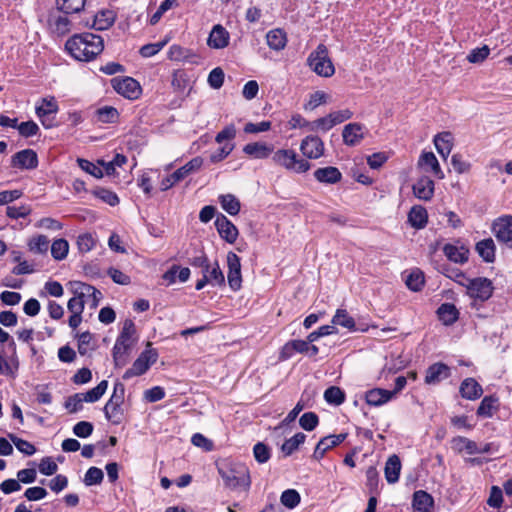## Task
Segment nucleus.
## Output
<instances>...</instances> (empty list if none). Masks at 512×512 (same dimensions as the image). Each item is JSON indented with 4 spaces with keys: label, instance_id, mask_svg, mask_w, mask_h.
<instances>
[{
    "label": "nucleus",
    "instance_id": "obj_29",
    "mask_svg": "<svg viewBox=\"0 0 512 512\" xmlns=\"http://www.w3.org/2000/svg\"><path fill=\"white\" fill-rule=\"evenodd\" d=\"M266 42L270 49L281 51L286 47L287 36L282 29H273L266 34Z\"/></svg>",
    "mask_w": 512,
    "mask_h": 512
},
{
    "label": "nucleus",
    "instance_id": "obj_56",
    "mask_svg": "<svg viewBox=\"0 0 512 512\" xmlns=\"http://www.w3.org/2000/svg\"><path fill=\"white\" fill-rule=\"evenodd\" d=\"M224 72L220 67L214 68L208 75V84L213 89H219L224 83Z\"/></svg>",
    "mask_w": 512,
    "mask_h": 512
},
{
    "label": "nucleus",
    "instance_id": "obj_31",
    "mask_svg": "<svg viewBox=\"0 0 512 512\" xmlns=\"http://www.w3.org/2000/svg\"><path fill=\"white\" fill-rule=\"evenodd\" d=\"M202 273L212 286H223L225 284V277L218 262H215L212 266L208 264L202 270Z\"/></svg>",
    "mask_w": 512,
    "mask_h": 512
},
{
    "label": "nucleus",
    "instance_id": "obj_34",
    "mask_svg": "<svg viewBox=\"0 0 512 512\" xmlns=\"http://www.w3.org/2000/svg\"><path fill=\"white\" fill-rule=\"evenodd\" d=\"M495 244L492 238H487L479 241L476 244V251L479 256L487 263H492L495 260Z\"/></svg>",
    "mask_w": 512,
    "mask_h": 512
},
{
    "label": "nucleus",
    "instance_id": "obj_52",
    "mask_svg": "<svg viewBox=\"0 0 512 512\" xmlns=\"http://www.w3.org/2000/svg\"><path fill=\"white\" fill-rule=\"evenodd\" d=\"M104 473L100 468L90 467L84 476L86 486L98 485L103 481Z\"/></svg>",
    "mask_w": 512,
    "mask_h": 512
},
{
    "label": "nucleus",
    "instance_id": "obj_58",
    "mask_svg": "<svg viewBox=\"0 0 512 512\" xmlns=\"http://www.w3.org/2000/svg\"><path fill=\"white\" fill-rule=\"evenodd\" d=\"M490 53L488 46L473 49L467 56V60L470 63H480L484 61Z\"/></svg>",
    "mask_w": 512,
    "mask_h": 512
},
{
    "label": "nucleus",
    "instance_id": "obj_14",
    "mask_svg": "<svg viewBox=\"0 0 512 512\" xmlns=\"http://www.w3.org/2000/svg\"><path fill=\"white\" fill-rule=\"evenodd\" d=\"M300 150L309 159H318L324 154V143L318 136L305 137L300 145Z\"/></svg>",
    "mask_w": 512,
    "mask_h": 512
},
{
    "label": "nucleus",
    "instance_id": "obj_27",
    "mask_svg": "<svg viewBox=\"0 0 512 512\" xmlns=\"http://www.w3.org/2000/svg\"><path fill=\"white\" fill-rule=\"evenodd\" d=\"M433 497L424 490H418L413 494V507L420 512H432Z\"/></svg>",
    "mask_w": 512,
    "mask_h": 512
},
{
    "label": "nucleus",
    "instance_id": "obj_51",
    "mask_svg": "<svg viewBox=\"0 0 512 512\" xmlns=\"http://www.w3.org/2000/svg\"><path fill=\"white\" fill-rule=\"evenodd\" d=\"M8 437L16 448L23 454L30 456L36 452V448L30 442L23 440L12 433L8 434Z\"/></svg>",
    "mask_w": 512,
    "mask_h": 512
},
{
    "label": "nucleus",
    "instance_id": "obj_40",
    "mask_svg": "<svg viewBox=\"0 0 512 512\" xmlns=\"http://www.w3.org/2000/svg\"><path fill=\"white\" fill-rule=\"evenodd\" d=\"M324 399L327 403L339 406L345 401V393L337 386H331L324 392Z\"/></svg>",
    "mask_w": 512,
    "mask_h": 512
},
{
    "label": "nucleus",
    "instance_id": "obj_24",
    "mask_svg": "<svg viewBox=\"0 0 512 512\" xmlns=\"http://www.w3.org/2000/svg\"><path fill=\"white\" fill-rule=\"evenodd\" d=\"M393 398V392L382 388H374L366 392L365 400L371 406H381Z\"/></svg>",
    "mask_w": 512,
    "mask_h": 512
},
{
    "label": "nucleus",
    "instance_id": "obj_42",
    "mask_svg": "<svg viewBox=\"0 0 512 512\" xmlns=\"http://www.w3.org/2000/svg\"><path fill=\"white\" fill-rule=\"evenodd\" d=\"M69 251V243L67 240L60 238L55 240L51 245V254L55 260H63L67 257Z\"/></svg>",
    "mask_w": 512,
    "mask_h": 512
},
{
    "label": "nucleus",
    "instance_id": "obj_44",
    "mask_svg": "<svg viewBox=\"0 0 512 512\" xmlns=\"http://www.w3.org/2000/svg\"><path fill=\"white\" fill-rule=\"evenodd\" d=\"M108 387V382L106 380H102L96 387L87 391L86 393H82L83 399L85 402L93 403L98 401L106 392Z\"/></svg>",
    "mask_w": 512,
    "mask_h": 512
},
{
    "label": "nucleus",
    "instance_id": "obj_43",
    "mask_svg": "<svg viewBox=\"0 0 512 512\" xmlns=\"http://www.w3.org/2000/svg\"><path fill=\"white\" fill-rule=\"evenodd\" d=\"M97 121L101 123H114L118 119L119 113L112 106H104L96 111Z\"/></svg>",
    "mask_w": 512,
    "mask_h": 512
},
{
    "label": "nucleus",
    "instance_id": "obj_9",
    "mask_svg": "<svg viewBox=\"0 0 512 512\" xmlns=\"http://www.w3.org/2000/svg\"><path fill=\"white\" fill-rule=\"evenodd\" d=\"M203 164V160L201 157H194L189 162H187L184 166L177 169L175 172L167 176L161 181L160 188L165 191L171 188L176 183L182 181L191 173L199 170Z\"/></svg>",
    "mask_w": 512,
    "mask_h": 512
},
{
    "label": "nucleus",
    "instance_id": "obj_25",
    "mask_svg": "<svg viewBox=\"0 0 512 512\" xmlns=\"http://www.w3.org/2000/svg\"><path fill=\"white\" fill-rule=\"evenodd\" d=\"M400 471H401L400 458L396 454H393L387 459V461L385 463L384 474H385L386 481L389 484L396 483L399 480Z\"/></svg>",
    "mask_w": 512,
    "mask_h": 512
},
{
    "label": "nucleus",
    "instance_id": "obj_5",
    "mask_svg": "<svg viewBox=\"0 0 512 512\" xmlns=\"http://www.w3.org/2000/svg\"><path fill=\"white\" fill-rule=\"evenodd\" d=\"M465 288L466 294L473 299V306L490 299L494 291L492 281L485 277L470 278Z\"/></svg>",
    "mask_w": 512,
    "mask_h": 512
},
{
    "label": "nucleus",
    "instance_id": "obj_22",
    "mask_svg": "<svg viewBox=\"0 0 512 512\" xmlns=\"http://www.w3.org/2000/svg\"><path fill=\"white\" fill-rule=\"evenodd\" d=\"M443 252L454 263L464 264L468 261L469 250L464 245L446 244L443 247Z\"/></svg>",
    "mask_w": 512,
    "mask_h": 512
},
{
    "label": "nucleus",
    "instance_id": "obj_16",
    "mask_svg": "<svg viewBox=\"0 0 512 512\" xmlns=\"http://www.w3.org/2000/svg\"><path fill=\"white\" fill-rule=\"evenodd\" d=\"M365 126L360 123H349L342 131L343 142L348 146H356L365 136Z\"/></svg>",
    "mask_w": 512,
    "mask_h": 512
},
{
    "label": "nucleus",
    "instance_id": "obj_47",
    "mask_svg": "<svg viewBox=\"0 0 512 512\" xmlns=\"http://www.w3.org/2000/svg\"><path fill=\"white\" fill-rule=\"evenodd\" d=\"M104 414L108 421H111L114 424H119L122 419V410L121 405L112 404L111 402H107L104 406Z\"/></svg>",
    "mask_w": 512,
    "mask_h": 512
},
{
    "label": "nucleus",
    "instance_id": "obj_28",
    "mask_svg": "<svg viewBox=\"0 0 512 512\" xmlns=\"http://www.w3.org/2000/svg\"><path fill=\"white\" fill-rule=\"evenodd\" d=\"M453 137L450 132H443L434 137V145L437 152L446 159L453 147Z\"/></svg>",
    "mask_w": 512,
    "mask_h": 512
},
{
    "label": "nucleus",
    "instance_id": "obj_59",
    "mask_svg": "<svg viewBox=\"0 0 512 512\" xmlns=\"http://www.w3.org/2000/svg\"><path fill=\"white\" fill-rule=\"evenodd\" d=\"M31 213V208L27 205L19 207L8 206L6 208V215L11 219L25 218Z\"/></svg>",
    "mask_w": 512,
    "mask_h": 512
},
{
    "label": "nucleus",
    "instance_id": "obj_7",
    "mask_svg": "<svg viewBox=\"0 0 512 512\" xmlns=\"http://www.w3.org/2000/svg\"><path fill=\"white\" fill-rule=\"evenodd\" d=\"M272 161L297 173H303L310 169V163L305 159H298L296 153L290 149H280L274 152Z\"/></svg>",
    "mask_w": 512,
    "mask_h": 512
},
{
    "label": "nucleus",
    "instance_id": "obj_64",
    "mask_svg": "<svg viewBox=\"0 0 512 512\" xmlns=\"http://www.w3.org/2000/svg\"><path fill=\"white\" fill-rule=\"evenodd\" d=\"M17 129L20 135L26 138L36 135L39 131V127L34 121L22 122Z\"/></svg>",
    "mask_w": 512,
    "mask_h": 512
},
{
    "label": "nucleus",
    "instance_id": "obj_49",
    "mask_svg": "<svg viewBox=\"0 0 512 512\" xmlns=\"http://www.w3.org/2000/svg\"><path fill=\"white\" fill-rule=\"evenodd\" d=\"M58 111V105L53 97L50 99H42V104L36 108V114L39 118H43L46 115L56 113Z\"/></svg>",
    "mask_w": 512,
    "mask_h": 512
},
{
    "label": "nucleus",
    "instance_id": "obj_35",
    "mask_svg": "<svg viewBox=\"0 0 512 512\" xmlns=\"http://www.w3.org/2000/svg\"><path fill=\"white\" fill-rule=\"evenodd\" d=\"M452 449L458 453L466 451L468 454H477V443L463 436H456L451 440Z\"/></svg>",
    "mask_w": 512,
    "mask_h": 512
},
{
    "label": "nucleus",
    "instance_id": "obj_15",
    "mask_svg": "<svg viewBox=\"0 0 512 512\" xmlns=\"http://www.w3.org/2000/svg\"><path fill=\"white\" fill-rule=\"evenodd\" d=\"M215 227L222 239L231 244L236 241L238 229L225 215L220 214L216 217Z\"/></svg>",
    "mask_w": 512,
    "mask_h": 512
},
{
    "label": "nucleus",
    "instance_id": "obj_30",
    "mask_svg": "<svg viewBox=\"0 0 512 512\" xmlns=\"http://www.w3.org/2000/svg\"><path fill=\"white\" fill-rule=\"evenodd\" d=\"M314 177L322 183L335 184L341 180V172L336 167L318 168L314 172Z\"/></svg>",
    "mask_w": 512,
    "mask_h": 512
},
{
    "label": "nucleus",
    "instance_id": "obj_19",
    "mask_svg": "<svg viewBox=\"0 0 512 512\" xmlns=\"http://www.w3.org/2000/svg\"><path fill=\"white\" fill-rule=\"evenodd\" d=\"M413 193L421 200H430L434 194V181L428 176H422L413 185Z\"/></svg>",
    "mask_w": 512,
    "mask_h": 512
},
{
    "label": "nucleus",
    "instance_id": "obj_37",
    "mask_svg": "<svg viewBox=\"0 0 512 512\" xmlns=\"http://www.w3.org/2000/svg\"><path fill=\"white\" fill-rule=\"evenodd\" d=\"M221 207L230 215L235 216L240 211V202L232 194H225L219 196Z\"/></svg>",
    "mask_w": 512,
    "mask_h": 512
},
{
    "label": "nucleus",
    "instance_id": "obj_33",
    "mask_svg": "<svg viewBox=\"0 0 512 512\" xmlns=\"http://www.w3.org/2000/svg\"><path fill=\"white\" fill-rule=\"evenodd\" d=\"M437 314L439 319L443 322L444 325H452L459 318V311L456 306L452 303H444L442 304L438 310Z\"/></svg>",
    "mask_w": 512,
    "mask_h": 512
},
{
    "label": "nucleus",
    "instance_id": "obj_26",
    "mask_svg": "<svg viewBox=\"0 0 512 512\" xmlns=\"http://www.w3.org/2000/svg\"><path fill=\"white\" fill-rule=\"evenodd\" d=\"M408 222L415 229H423L428 222V213L423 206L415 205L408 213Z\"/></svg>",
    "mask_w": 512,
    "mask_h": 512
},
{
    "label": "nucleus",
    "instance_id": "obj_54",
    "mask_svg": "<svg viewBox=\"0 0 512 512\" xmlns=\"http://www.w3.org/2000/svg\"><path fill=\"white\" fill-rule=\"evenodd\" d=\"M83 399L82 393H76L70 397H68L64 403V407L69 411V413H76L83 408Z\"/></svg>",
    "mask_w": 512,
    "mask_h": 512
},
{
    "label": "nucleus",
    "instance_id": "obj_63",
    "mask_svg": "<svg viewBox=\"0 0 512 512\" xmlns=\"http://www.w3.org/2000/svg\"><path fill=\"white\" fill-rule=\"evenodd\" d=\"M57 470L58 465L50 457H44L39 463V471L43 475H53L57 472Z\"/></svg>",
    "mask_w": 512,
    "mask_h": 512
},
{
    "label": "nucleus",
    "instance_id": "obj_46",
    "mask_svg": "<svg viewBox=\"0 0 512 512\" xmlns=\"http://www.w3.org/2000/svg\"><path fill=\"white\" fill-rule=\"evenodd\" d=\"M300 494L294 489L285 490L280 497L282 505L289 509L295 508L300 503Z\"/></svg>",
    "mask_w": 512,
    "mask_h": 512
},
{
    "label": "nucleus",
    "instance_id": "obj_36",
    "mask_svg": "<svg viewBox=\"0 0 512 512\" xmlns=\"http://www.w3.org/2000/svg\"><path fill=\"white\" fill-rule=\"evenodd\" d=\"M115 14L111 10H102L94 16L93 28L96 30H106L113 25Z\"/></svg>",
    "mask_w": 512,
    "mask_h": 512
},
{
    "label": "nucleus",
    "instance_id": "obj_3",
    "mask_svg": "<svg viewBox=\"0 0 512 512\" xmlns=\"http://www.w3.org/2000/svg\"><path fill=\"white\" fill-rule=\"evenodd\" d=\"M225 485L231 489L239 487L248 488L250 486L249 470L242 464L230 466H221L218 468Z\"/></svg>",
    "mask_w": 512,
    "mask_h": 512
},
{
    "label": "nucleus",
    "instance_id": "obj_1",
    "mask_svg": "<svg viewBox=\"0 0 512 512\" xmlns=\"http://www.w3.org/2000/svg\"><path fill=\"white\" fill-rule=\"evenodd\" d=\"M65 48L76 60L90 61L103 51L104 40L93 33L76 34L67 40Z\"/></svg>",
    "mask_w": 512,
    "mask_h": 512
},
{
    "label": "nucleus",
    "instance_id": "obj_61",
    "mask_svg": "<svg viewBox=\"0 0 512 512\" xmlns=\"http://www.w3.org/2000/svg\"><path fill=\"white\" fill-rule=\"evenodd\" d=\"M503 503V492L498 486H492L487 504L493 508H500Z\"/></svg>",
    "mask_w": 512,
    "mask_h": 512
},
{
    "label": "nucleus",
    "instance_id": "obj_48",
    "mask_svg": "<svg viewBox=\"0 0 512 512\" xmlns=\"http://www.w3.org/2000/svg\"><path fill=\"white\" fill-rule=\"evenodd\" d=\"M406 285L412 291H420L424 285V274L420 270H413L406 277Z\"/></svg>",
    "mask_w": 512,
    "mask_h": 512
},
{
    "label": "nucleus",
    "instance_id": "obj_39",
    "mask_svg": "<svg viewBox=\"0 0 512 512\" xmlns=\"http://www.w3.org/2000/svg\"><path fill=\"white\" fill-rule=\"evenodd\" d=\"M332 324L342 326L350 331H356L355 320L344 309H338L332 319Z\"/></svg>",
    "mask_w": 512,
    "mask_h": 512
},
{
    "label": "nucleus",
    "instance_id": "obj_20",
    "mask_svg": "<svg viewBox=\"0 0 512 512\" xmlns=\"http://www.w3.org/2000/svg\"><path fill=\"white\" fill-rule=\"evenodd\" d=\"M207 43L214 49L225 48L229 44V33L220 24L215 25L209 34Z\"/></svg>",
    "mask_w": 512,
    "mask_h": 512
},
{
    "label": "nucleus",
    "instance_id": "obj_57",
    "mask_svg": "<svg viewBox=\"0 0 512 512\" xmlns=\"http://www.w3.org/2000/svg\"><path fill=\"white\" fill-rule=\"evenodd\" d=\"M253 454L257 462L266 463L270 459V449L262 442H258L253 448Z\"/></svg>",
    "mask_w": 512,
    "mask_h": 512
},
{
    "label": "nucleus",
    "instance_id": "obj_60",
    "mask_svg": "<svg viewBox=\"0 0 512 512\" xmlns=\"http://www.w3.org/2000/svg\"><path fill=\"white\" fill-rule=\"evenodd\" d=\"M93 424L88 421H80L73 427V433L80 438H87L93 432Z\"/></svg>",
    "mask_w": 512,
    "mask_h": 512
},
{
    "label": "nucleus",
    "instance_id": "obj_38",
    "mask_svg": "<svg viewBox=\"0 0 512 512\" xmlns=\"http://www.w3.org/2000/svg\"><path fill=\"white\" fill-rule=\"evenodd\" d=\"M86 0H56L57 8L65 14L80 12L85 6Z\"/></svg>",
    "mask_w": 512,
    "mask_h": 512
},
{
    "label": "nucleus",
    "instance_id": "obj_2",
    "mask_svg": "<svg viewBox=\"0 0 512 512\" xmlns=\"http://www.w3.org/2000/svg\"><path fill=\"white\" fill-rule=\"evenodd\" d=\"M135 333L136 328L133 320L126 319L112 349L115 367L122 368L128 363L129 355L135 342L133 338Z\"/></svg>",
    "mask_w": 512,
    "mask_h": 512
},
{
    "label": "nucleus",
    "instance_id": "obj_6",
    "mask_svg": "<svg viewBox=\"0 0 512 512\" xmlns=\"http://www.w3.org/2000/svg\"><path fill=\"white\" fill-rule=\"evenodd\" d=\"M158 359V352L156 349L151 348V343L148 342L146 349L138 356L133 362L131 368L125 371L122 378L129 380L132 377L143 375L148 371Z\"/></svg>",
    "mask_w": 512,
    "mask_h": 512
},
{
    "label": "nucleus",
    "instance_id": "obj_32",
    "mask_svg": "<svg viewBox=\"0 0 512 512\" xmlns=\"http://www.w3.org/2000/svg\"><path fill=\"white\" fill-rule=\"evenodd\" d=\"M308 351V342L306 340H291L287 342L280 352V358L283 360L291 358L294 353H304Z\"/></svg>",
    "mask_w": 512,
    "mask_h": 512
},
{
    "label": "nucleus",
    "instance_id": "obj_18",
    "mask_svg": "<svg viewBox=\"0 0 512 512\" xmlns=\"http://www.w3.org/2000/svg\"><path fill=\"white\" fill-rule=\"evenodd\" d=\"M418 165L426 171H430L438 179H443L445 177L433 152H423L419 157Z\"/></svg>",
    "mask_w": 512,
    "mask_h": 512
},
{
    "label": "nucleus",
    "instance_id": "obj_13",
    "mask_svg": "<svg viewBox=\"0 0 512 512\" xmlns=\"http://www.w3.org/2000/svg\"><path fill=\"white\" fill-rule=\"evenodd\" d=\"M11 166L19 169H35L38 166L37 153L32 149L21 150L12 156Z\"/></svg>",
    "mask_w": 512,
    "mask_h": 512
},
{
    "label": "nucleus",
    "instance_id": "obj_62",
    "mask_svg": "<svg viewBox=\"0 0 512 512\" xmlns=\"http://www.w3.org/2000/svg\"><path fill=\"white\" fill-rule=\"evenodd\" d=\"M328 95L323 91H316L310 95V99L305 106V109L313 110L319 105L325 104L327 102Z\"/></svg>",
    "mask_w": 512,
    "mask_h": 512
},
{
    "label": "nucleus",
    "instance_id": "obj_4",
    "mask_svg": "<svg viewBox=\"0 0 512 512\" xmlns=\"http://www.w3.org/2000/svg\"><path fill=\"white\" fill-rule=\"evenodd\" d=\"M309 67L321 77H331L335 73L334 65L328 56V49L319 44L307 59Z\"/></svg>",
    "mask_w": 512,
    "mask_h": 512
},
{
    "label": "nucleus",
    "instance_id": "obj_53",
    "mask_svg": "<svg viewBox=\"0 0 512 512\" xmlns=\"http://www.w3.org/2000/svg\"><path fill=\"white\" fill-rule=\"evenodd\" d=\"M79 167L84 170L85 172L89 173L90 175L96 177V178H102L103 177V170L100 167V165L94 164L86 159L78 158L77 159Z\"/></svg>",
    "mask_w": 512,
    "mask_h": 512
},
{
    "label": "nucleus",
    "instance_id": "obj_55",
    "mask_svg": "<svg viewBox=\"0 0 512 512\" xmlns=\"http://www.w3.org/2000/svg\"><path fill=\"white\" fill-rule=\"evenodd\" d=\"M318 423L319 418L314 412H306L299 419L300 426L306 431H312L316 428Z\"/></svg>",
    "mask_w": 512,
    "mask_h": 512
},
{
    "label": "nucleus",
    "instance_id": "obj_11",
    "mask_svg": "<svg viewBox=\"0 0 512 512\" xmlns=\"http://www.w3.org/2000/svg\"><path fill=\"white\" fill-rule=\"evenodd\" d=\"M492 232L498 241L512 249V216L497 218L492 224Z\"/></svg>",
    "mask_w": 512,
    "mask_h": 512
},
{
    "label": "nucleus",
    "instance_id": "obj_45",
    "mask_svg": "<svg viewBox=\"0 0 512 512\" xmlns=\"http://www.w3.org/2000/svg\"><path fill=\"white\" fill-rule=\"evenodd\" d=\"M497 401L498 399L494 396L484 397L477 409V415L483 417H491L493 410L496 408Z\"/></svg>",
    "mask_w": 512,
    "mask_h": 512
},
{
    "label": "nucleus",
    "instance_id": "obj_50",
    "mask_svg": "<svg viewBox=\"0 0 512 512\" xmlns=\"http://www.w3.org/2000/svg\"><path fill=\"white\" fill-rule=\"evenodd\" d=\"M49 239L45 235H38L29 242V248L32 252L43 254L48 251Z\"/></svg>",
    "mask_w": 512,
    "mask_h": 512
},
{
    "label": "nucleus",
    "instance_id": "obj_23",
    "mask_svg": "<svg viewBox=\"0 0 512 512\" xmlns=\"http://www.w3.org/2000/svg\"><path fill=\"white\" fill-rule=\"evenodd\" d=\"M459 391L461 396L468 400H476L483 393L481 385L474 378L464 379Z\"/></svg>",
    "mask_w": 512,
    "mask_h": 512
},
{
    "label": "nucleus",
    "instance_id": "obj_10",
    "mask_svg": "<svg viewBox=\"0 0 512 512\" xmlns=\"http://www.w3.org/2000/svg\"><path fill=\"white\" fill-rule=\"evenodd\" d=\"M111 85L118 94L130 100L139 98L142 93L139 82L132 77H115L111 79Z\"/></svg>",
    "mask_w": 512,
    "mask_h": 512
},
{
    "label": "nucleus",
    "instance_id": "obj_12",
    "mask_svg": "<svg viewBox=\"0 0 512 512\" xmlns=\"http://www.w3.org/2000/svg\"><path fill=\"white\" fill-rule=\"evenodd\" d=\"M227 266L228 284L233 291H237L241 288L242 283L241 263L240 258L234 252H229L227 254Z\"/></svg>",
    "mask_w": 512,
    "mask_h": 512
},
{
    "label": "nucleus",
    "instance_id": "obj_17",
    "mask_svg": "<svg viewBox=\"0 0 512 512\" xmlns=\"http://www.w3.org/2000/svg\"><path fill=\"white\" fill-rule=\"evenodd\" d=\"M450 376V368L444 363H435L431 365L425 375L426 384H437Z\"/></svg>",
    "mask_w": 512,
    "mask_h": 512
},
{
    "label": "nucleus",
    "instance_id": "obj_8",
    "mask_svg": "<svg viewBox=\"0 0 512 512\" xmlns=\"http://www.w3.org/2000/svg\"><path fill=\"white\" fill-rule=\"evenodd\" d=\"M68 288L73 295L83 300V303L88 304L91 309L97 308L102 299V293L98 289L81 281L69 282Z\"/></svg>",
    "mask_w": 512,
    "mask_h": 512
},
{
    "label": "nucleus",
    "instance_id": "obj_21",
    "mask_svg": "<svg viewBox=\"0 0 512 512\" xmlns=\"http://www.w3.org/2000/svg\"><path fill=\"white\" fill-rule=\"evenodd\" d=\"M243 152L254 159H266L273 153V147L264 142L248 143Z\"/></svg>",
    "mask_w": 512,
    "mask_h": 512
},
{
    "label": "nucleus",
    "instance_id": "obj_41",
    "mask_svg": "<svg viewBox=\"0 0 512 512\" xmlns=\"http://www.w3.org/2000/svg\"><path fill=\"white\" fill-rule=\"evenodd\" d=\"M306 439V435L304 433H297L295 434L293 437L287 439L282 447H281V450L282 452L286 455V456H289L291 455L295 450L298 449V447L304 443Z\"/></svg>",
    "mask_w": 512,
    "mask_h": 512
}]
</instances>
